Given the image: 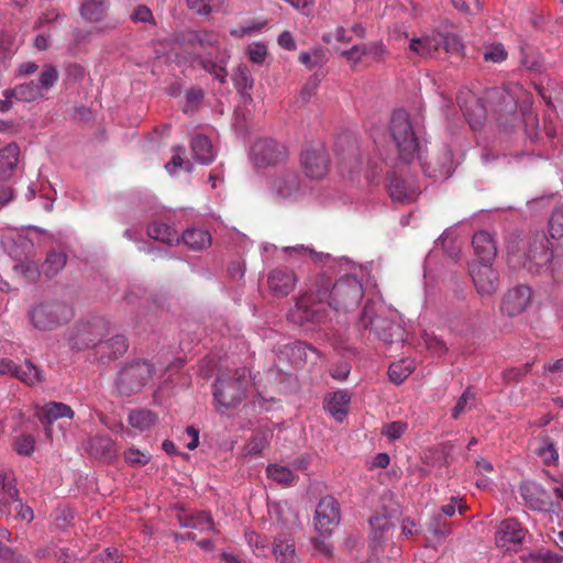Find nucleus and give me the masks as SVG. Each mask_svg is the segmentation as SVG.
I'll use <instances>...</instances> for the list:
<instances>
[{"label":"nucleus","instance_id":"nucleus-1","mask_svg":"<svg viewBox=\"0 0 563 563\" xmlns=\"http://www.w3.org/2000/svg\"><path fill=\"white\" fill-rule=\"evenodd\" d=\"M363 298V286L353 275H346L334 284L324 273H319L311 279L309 292L296 300L289 318L298 324L323 323L327 319L324 302L332 309L350 311L355 309Z\"/></svg>","mask_w":563,"mask_h":563},{"label":"nucleus","instance_id":"nucleus-2","mask_svg":"<svg viewBox=\"0 0 563 563\" xmlns=\"http://www.w3.org/2000/svg\"><path fill=\"white\" fill-rule=\"evenodd\" d=\"M508 262L512 267H523L531 274L542 272L551 275L563 268V253H555L552 242L543 232L533 235L522 254H509Z\"/></svg>","mask_w":563,"mask_h":563},{"label":"nucleus","instance_id":"nucleus-3","mask_svg":"<svg viewBox=\"0 0 563 563\" xmlns=\"http://www.w3.org/2000/svg\"><path fill=\"white\" fill-rule=\"evenodd\" d=\"M360 324L386 344L404 341L402 327L389 319L385 314L384 308L380 305L377 307L372 300L366 301L360 317Z\"/></svg>","mask_w":563,"mask_h":563},{"label":"nucleus","instance_id":"nucleus-4","mask_svg":"<svg viewBox=\"0 0 563 563\" xmlns=\"http://www.w3.org/2000/svg\"><path fill=\"white\" fill-rule=\"evenodd\" d=\"M389 131L399 157L407 163L413 161L420 151V139L405 110L398 109L393 112Z\"/></svg>","mask_w":563,"mask_h":563},{"label":"nucleus","instance_id":"nucleus-5","mask_svg":"<svg viewBox=\"0 0 563 563\" xmlns=\"http://www.w3.org/2000/svg\"><path fill=\"white\" fill-rule=\"evenodd\" d=\"M27 318L34 329L38 331H53L74 318V310L59 300H45L27 311Z\"/></svg>","mask_w":563,"mask_h":563},{"label":"nucleus","instance_id":"nucleus-6","mask_svg":"<svg viewBox=\"0 0 563 563\" xmlns=\"http://www.w3.org/2000/svg\"><path fill=\"white\" fill-rule=\"evenodd\" d=\"M154 373L155 367L146 360L128 362L117 373L115 387L120 395L129 397L141 391Z\"/></svg>","mask_w":563,"mask_h":563},{"label":"nucleus","instance_id":"nucleus-7","mask_svg":"<svg viewBox=\"0 0 563 563\" xmlns=\"http://www.w3.org/2000/svg\"><path fill=\"white\" fill-rule=\"evenodd\" d=\"M245 389L244 369L236 371L234 377L217 379L213 386L217 410L224 413L225 410L238 406L245 396Z\"/></svg>","mask_w":563,"mask_h":563},{"label":"nucleus","instance_id":"nucleus-8","mask_svg":"<svg viewBox=\"0 0 563 563\" xmlns=\"http://www.w3.org/2000/svg\"><path fill=\"white\" fill-rule=\"evenodd\" d=\"M109 334V322L102 317L79 322L73 329L69 341L71 347L84 350L96 349L100 341Z\"/></svg>","mask_w":563,"mask_h":563},{"label":"nucleus","instance_id":"nucleus-9","mask_svg":"<svg viewBox=\"0 0 563 563\" xmlns=\"http://www.w3.org/2000/svg\"><path fill=\"white\" fill-rule=\"evenodd\" d=\"M288 156L287 147L272 139L257 140L251 147V159L256 167L284 164Z\"/></svg>","mask_w":563,"mask_h":563},{"label":"nucleus","instance_id":"nucleus-10","mask_svg":"<svg viewBox=\"0 0 563 563\" xmlns=\"http://www.w3.org/2000/svg\"><path fill=\"white\" fill-rule=\"evenodd\" d=\"M519 493L525 505L533 511L555 512L559 509V505L553 500L551 493L537 482H522L519 486Z\"/></svg>","mask_w":563,"mask_h":563},{"label":"nucleus","instance_id":"nucleus-11","mask_svg":"<svg viewBox=\"0 0 563 563\" xmlns=\"http://www.w3.org/2000/svg\"><path fill=\"white\" fill-rule=\"evenodd\" d=\"M272 192L276 200L296 202L306 194V186L296 172H285L272 183Z\"/></svg>","mask_w":563,"mask_h":563},{"label":"nucleus","instance_id":"nucleus-12","mask_svg":"<svg viewBox=\"0 0 563 563\" xmlns=\"http://www.w3.org/2000/svg\"><path fill=\"white\" fill-rule=\"evenodd\" d=\"M314 529L321 534H331L341 520V509L338 500L332 496L322 497L316 508Z\"/></svg>","mask_w":563,"mask_h":563},{"label":"nucleus","instance_id":"nucleus-13","mask_svg":"<svg viewBox=\"0 0 563 563\" xmlns=\"http://www.w3.org/2000/svg\"><path fill=\"white\" fill-rule=\"evenodd\" d=\"M518 87H492L484 93V101L489 111L499 115L515 114L517 110Z\"/></svg>","mask_w":563,"mask_h":563},{"label":"nucleus","instance_id":"nucleus-14","mask_svg":"<svg viewBox=\"0 0 563 563\" xmlns=\"http://www.w3.org/2000/svg\"><path fill=\"white\" fill-rule=\"evenodd\" d=\"M527 530L515 518L503 520L496 528L495 544L504 551L516 550L522 543Z\"/></svg>","mask_w":563,"mask_h":563},{"label":"nucleus","instance_id":"nucleus-15","mask_svg":"<svg viewBox=\"0 0 563 563\" xmlns=\"http://www.w3.org/2000/svg\"><path fill=\"white\" fill-rule=\"evenodd\" d=\"M470 275L481 296H492L499 286V275L492 263H471Z\"/></svg>","mask_w":563,"mask_h":563},{"label":"nucleus","instance_id":"nucleus-16","mask_svg":"<svg viewBox=\"0 0 563 563\" xmlns=\"http://www.w3.org/2000/svg\"><path fill=\"white\" fill-rule=\"evenodd\" d=\"M301 164L308 177L321 179L329 169V155L322 145L308 147L301 153Z\"/></svg>","mask_w":563,"mask_h":563},{"label":"nucleus","instance_id":"nucleus-17","mask_svg":"<svg viewBox=\"0 0 563 563\" xmlns=\"http://www.w3.org/2000/svg\"><path fill=\"white\" fill-rule=\"evenodd\" d=\"M267 283L274 296L285 297L294 290L297 284V276L292 269L280 266L269 272Z\"/></svg>","mask_w":563,"mask_h":563},{"label":"nucleus","instance_id":"nucleus-18","mask_svg":"<svg viewBox=\"0 0 563 563\" xmlns=\"http://www.w3.org/2000/svg\"><path fill=\"white\" fill-rule=\"evenodd\" d=\"M531 288L527 285H517L508 290L501 303V310L510 316L520 314L530 303Z\"/></svg>","mask_w":563,"mask_h":563},{"label":"nucleus","instance_id":"nucleus-19","mask_svg":"<svg viewBox=\"0 0 563 563\" xmlns=\"http://www.w3.org/2000/svg\"><path fill=\"white\" fill-rule=\"evenodd\" d=\"M128 340L122 334H115L109 339H102L95 349L99 362L107 364L122 356L128 350Z\"/></svg>","mask_w":563,"mask_h":563},{"label":"nucleus","instance_id":"nucleus-20","mask_svg":"<svg viewBox=\"0 0 563 563\" xmlns=\"http://www.w3.org/2000/svg\"><path fill=\"white\" fill-rule=\"evenodd\" d=\"M472 245L478 258L477 263H493L497 255V245L493 234L486 230L476 232L473 235Z\"/></svg>","mask_w":563,"mask_h":563},{"label":"nucleus","instance_id":"nucleus-21","mask_svg":"<svg viewBox=\"0 0 563 563\" xmlns=\"http://www.w3.org/2000/svg\"><path fill=\"white\" fill-rule=\"evenodd\" d=\"M87 451L89 455L104 463H110L118 454L114 441L106 435L89 439Z\"/></svg>","mask_w":563,"mask_h":563},{"label":"nucleus","instance_id":"nucleus-22","mask_svg":"<svg viewBox=\"0 0 563 563\" xmlns=\"http://www.w3.org/2000/svg\"><path fill=\"white\" fill-rule=\"evenodd\" d=\"M461 109L473 130L481 128L485 120L487 112L489 111L487 104L483 98L471 96L470 100L464 104H460Z\"/></svg>","mask_w":563,"mask_h":563},{"label":"nucleus","instance_id":"nucleus-23","mask_svg":"<svg viewBox=\"0 0 563 563\" xmlns=\"http://www.w3.org/2000/svg\"><path fill=\"white\" fill-rule=\"evenodd\" d=\"M308 352L313 353L318 358L322 357L321 351L303 341L286 344L280 351L295 366H300L308 361Z\"/></svg>","mask_w":563,"mask_h":563},{"label":"nucleus","instance_id":"nucleus-24","mask_svg":"<svg viewBox=\"0 0 563 563\" xmlns=\"http://www.w3.org/2000/svg\"><path fill=\"white\" fill-rule=\"evenodd\" d=\"M388 191L394 201L410 202L416 199L418 189L412 183L393 176L389 180Z\"/></svg>","mask_w":563,"mask_h":563},{"label":"nucleus","instance_id":"nucleus-25","mask_svg":"<svg viewBox=\"0 0 563 563\" xmlns=\"http://www.w3.org/2000/svg\"><path fill=\"white\" fill-rule=\"evenodd\" d=\"M20 147L16 143H10L0 150V180H8L12 177L18 166Z\"/></svg>","mask_w":563,"mask_h":563},{"label":"nucleus","instance_id":"nucleus-26","mask_svg":"<svg viewBox=\"0 0 563 563\" xmlns=\"http://www.w3.org/2000/svg\"><path fill=\"white\" fill-rule=\"evenodd\" d=\"M409 51L422 58L434 57L439 53L435 32L420 37H412L409 42Z\"/></svg>","mask_w":563,"mask_h":563},{"label":"nucleus","instance_id":"nucleus-27","mask_svg":"<svg viewBox=\"0 0 563 563\" xmlns=\"http://www.w3.org/2000/svg\"><path fill=\"white\" fill-rule=\"evenodd\" d=\"M109 8V0H81L80 15L88 22H100L107 16Z\"/></svg>","mask_w":563,"mask_h":563},{"label":"nucleus","instance_id":"nucleus-28","mask_svg":"<svg viewBox=\"0 0 563 563\" xmlns=\"http://www.w3.org/2000/svg\"><path fill=\"white\" fill-rule=\"evenodd\" d=\"M178 521L181 527L196 529L200 532L214 530V523L211 515L207 511H198L191 515H179Z\"/></svg>","mask_w":563,"mask_h":563},{"label":"nucleus","instance_id":"nucleus-29","mask_svg":"<svg viewBox=\"0 0 563 563\" xmlns=\"http://www.w3.org/2000/svg\"><path fill=\"white\" fill-rule=\"evenodd\" d=\"M2 95L4 98H14L21 102H32L43 97L34 80L18 85L12 89H5Z\"/></svg>","mask_w":563,"mask_h":563},{"label":"nucleus","instance_id":"nucleus-30","mask_svg":"<svg viewBox=\"0 0 563 563\" xmlns=\"http://www.w3.org/2000/svg\"><path fill=\"white\" fill-rule=\"evenodd\" d=\"M192 157L200 164H210L214 159V150L209 137L198 134L192 137Z\"/></svg>","mask_w":563,"mask_h":563},{"label":"nucleus","instance_id":"nucleus-31","mask_svg":"<svg viewBox=\"0 0 563 563\" xmlns=\"http://www.w3.org/2000/svg\"><path fill=\"white\" fill-rule=\"evenodd\" d=\"M181 241L192 251H202L211 245L212 239L207 230L191 228L183 233Z\"/></svg>","mask_w":563,"mask_h":563},{"label":"nucleus","instance_id":"nucleus-32","mask_svg":"<svg viewBox=\"0 0 563 563\" xmlns=\"http://www.w3.org/2000/svg\"><path fill=\"white\" fill-rule=\"evenodd\" d=\"M38 417L42 423L51 424L59 418H73L74 410L64 402L51 401L41 409Z\"/></svg>","mask_w":563,"mask_h":563},{"label":"nucleus","instance_id":"nucleus-33","mask_svg":"<svg viewBox=\"0 0 563 563\" xmlns=\"http://www.w3.org/2000/svg\"><path fill=\"white\" fill-rule=\"evenodd\" d=\"M351 396L346 390H339L331 395L327 401L328 411L335 420L342 421L347 413Z\"/></svg>","mask_w":563,"mask_h":563},{"label":"nucleus","instance_id":"nucleus-34","mask_svg":"<svg viewBox=\"0 0 563 563\" xmlns=\"http://www.w3.org/2000/svg\"><path fill=\"white\" fill-rule=\"evenodd\" d=\"M273 553L279 563H297L295 544L288 537H277L275 539Z\"/></svg>","mask_w":563,"mask_h":563},{"label":"nucleus","instance_id":"nucleus-35","mask_svg":"<svg viewBox=\"0 0 563 563\" xmlns=\"http://www.w3.org/2000/svg\"><path fill=\"white\" fill-rule=\"evenodd\" d=\"M129 424L140 432L148 431L157 422V416L147 409H134L129 413Z\"/></svg>","mask_w":563,"mask_h":563},{"label":"nucleus","instance_id":"nucleus-36","mask_svg":"<svg viewBox=\"0 0 563 563\" xmlns=\"http://www.w3.org/2000/svg\"><path fill=\"white\" fill-rule=\"evenodd\" d=\"M147 235L153 240L161 241L168 245L179 243L180 241L176 230L166 223L154 222L150 224L147 228Z\"/></svg>","mask_w":563,"mask_h":563},{"label":"nucleus","instance_id":"nucleus-37","mask_svg":"<svg viewBox=\"0 0 563 563\" xmlns=\"http://www.w3.org/2000/svg\"><path fill=\"white\" fill-rule=\"evenodd\" d=\"M185 41L189 45H198L206 49L214 47L219 42V36L216 32L208 30L188 31L185 35Z\"/></svg>","mask_w":563,"mask_h":563},{"label":"nucleus","instance_id":"nucleus-38","mask_svg":"<svg viewBox=\"0 0 563 563\" xmlns=\"http://www.w3.org/2000/svg\"><path fill=\"white\" fill-rule=\"evenodd\" d=\"M66 262L67 255L65 252L52 250L46 255L42 271L47 277L52 278L65 267Z\"/></svg>","mask_w":563,"mask_h":563},{"label":"nucleus","instance_id":"nucleus-39","mask_svg":"<svg viewBox=\"0 0 563 563\" xmlns=\"http://www.w3.org/2000/svg\"><path fill=\"white\" fill-rule=\"evenodd\" d=\"M534 452L547 465L554 464L559 459L554 443L548 435L539 437Z\"/></svg>","mask_w":563,"mask_h":563},{"label":"nucleus","instance_id":"nucleus-40","mask_svg":"<svg viewBox=\"0 0 563 563\" xmlns=\"http://www.w3.org/2000/svg\"><path fill=\"white\" fill-rule=\"evenodd\" d=\"M266 473L269 478L284 486H292L297 482V476L287 466L271 464L267 466Z\"/></svg>","mask_w":563,"mask_h":563},{"label":"nucleus","instance_id":"nucleus-41","mask_svg":"<svg viewBox=\"0 0 563 563\" xmlns=\"http://www.w3.org/2000/svg\"><path fill=\"white\" fill-rule=\"evenodd\" d=\"M33 252V243L25 236H19L9 249V255L15 263L23 261Z\"/></svg>","mask_w":563,"mask_h":563},{"label":"nucleus","instance_id":"nucleus-42","mask_svg":"<svg viewBox=\"0 0 563 563\" xmlns=\"http://www.w3.org/2000/svg\"><path fill=\"white\" fill-rule=\"evenodd\" d=\"M19 369L21 372L18 373L16 377L29 385L41 383L44 379L43 372L29 360H26L23 365H20Z\"/></svg>","mask_w":563,"mask_h":563},{"label":"nucleus","instance_id":"nucleus-43","mask_svg":"<svg viewBox=\"0 0 563 563\" xmlns=\"http://www.w3.org/2000/svg\"><path fill=\"white\" fill-rule=\"evenodd\" d=\"M438 48L443 49L446 53H457L463 48L461 38L453 33H440L435 32Z\"/></svg>","mask_w":563,"mask_h":563},{"label":"nucleus","instance_id":"nucleus-44","mask_svg":"<svg viewBox=\"0 0 563 563\" xmlns=\"http://www.w3.org/2000/svg\"><path fill=\"white\" fill-rule=\"evenodd\" d=\"M233 82L235 88L244 95L253 88L254 80L252 78L249 67L244 64L238 66L233 75Z\"/></svg>","mask_w":563,"mask_h":563},{"label":"nucleus","instance_id":"nucleus-45","mask_svg":"<svg viewBox=\"0 0 563 563\" xmlns=\"http://www.w3.org/2000/svg\"><path fill=\"white\" fill-rule=\"evenodd\" d=\"M13 271L25 277L27 282H36L40 276V271L35 262L32 260V254L23 261L15 263L13 265Z\"/></svg>","mask_w":563,"mask_h":563},{"label":"nucleus","instance_id":"nucleus-46","mask_svg":"<svg viewBox=\"0 0 563 563\" xmlns=\"http://www.w3.org/2000/svg\"><path fill=\"white\" fill-rule=\"evenodd\" d=\"M57 79H58L57 69L54 66L46 64L43 66L41 73H40L38 79L35 82H36V86L38 87L40 91L44 95L45 91H47L55 85Z\"/></svg>","mask_w":563,"mask_h":563},{"label":"nucleus","instance_id":"nucleus-47","mask_svg":"<svg viewBox=\"0 0 563 563\" xmlns=\"http://www.w3.org/2000/svg\"><path fill=\"white\" fill-rule=\"evenodd\" d=\"M411 364L402 360L390 364L388 368V376L393 383L399 385L411 374Z\"/></svg>","mask_w":563,"mask_h":563},{"label":"nucleus","instance_id":"nucleus-48","mask_svg":"<svg viewBox=\"0 0 563 563\" xmlns=\"http://www.w3.org/2000/svg\"><path fill=\"white\" fill-rule=\"evenodd\" d=\"M0 494L9 497H19L20 493L16 487V478L12 471H0Z\"/></svg>","mask_w":563,"mask_h":563},{"label":"nucleus","instance_id":"nucleus-49","mask_svg":"<svg viewBox=\"0 0 563 563\" xmlns=\"http://www.w3.org/2000/svg\"><path fill=\"white\" fill-rule=\"evenodd\" d=\"M428 530L439 540H443L451 532L449 522L446 521V519H444L442 517L441 514L434 515L430 519V522L428 525Z\"/></svg>","mask_w":563,"mask_h":563},{"label":"nucleus","instance_id":"nucleus-50","mask_svg":"<svg viewBox=\"0 0 563 563\" xmlns=\"http://www.w3.org/2000/svg\"><path fill=\"white\" fill-rule=\"evenodd\" d=\"M507 56V51L501 43H493L483 48V57L486 62L501 63Z\"/></svg>","mask_w":563,"mask_h":563},{"label":"nucleus","instance_id":"nucleus-51","mask_svg":"<svg viewBox=\"0 0 563 563\" xmlns=\"http://www.w3.org/2000/svg\"><path fill=\"white\" fill-rule=\"evenodd\" d=\"M199 64L206 71H208L210 75H212L220 82H225L228 73L223 65L217 64L211 58H206V57H201L199 59Z\"/></svg>","mask_w":563,"mask_h":563},{"label":"nucleus","instance_id":"nucleus-52","mask_svg":"<svg viewBox=\"0 0 563 563\" xmlns=\"http://www.w3.org/2000/svg\"><path fill=\"white\" fill-rule=\"evenodd\" d=\"M365 57L374 62H383L388 54L386 46L382 42H371L363 44Z\"/></svg>","mask_w":563,"mask_h":563},{"label":"nucleus","instance_id":"nucleus-53","mask_svg":"<svg viewBox=\"0 0 563 563\" xmlns=\"http://www.w3.org/2000/svg\"><path fill=\"white\" fill-rule=\"evenodd\" d=\"M549 227L550 234L553 239L563 236V205L553 210Z\"/></svg>","mask_w":563,"mask_h":563},{"label":"nucleus","instance_id":"nucleus-54","mask_svg":"<svg viewBox=\"0 0 563 563\" xmlns=\"http://www.w3.org/2000/svg\"><path fill=\"white\" fill-rule=\"evenodd\" d=\"M124 459L130 466L141 467L150 462L151 455L135 448H130L124 452Z\"/></svg>","mask_w":563,"mask_h":563},{"label":"nucleus","instance_id":"nucleus-55","mask_svg":"<svg viewBox=\"0 0 563 563\" xmlns=\"http://www.w3.org/2000/svg\"><path fill=\"white\" fill-rule=\"evenodd\" d=\"M35 446V440L31 434H21L14 440V450L19 455L30 456Z\"/></svg>","mask_w":563,"mask_h":563},{"label":"nucleus","instance_id":"nucleus-56","mask_svg":"<svg viewBox=\"0 0 563 563\" xmlns=\"http://www.w3.org/2000/svg\"><path fill=\"white\" fill-rule=\"evenodd\" d=\"M319 84L320 78L318 75H312L300 90L298 101H300L302 104L308 102L310 98L317 92Z\"/></svg>","mask_w":563,"mask_h":563},{"label":"nucleus","instance_id":"nucleus-57","mask_svg":"<svg viewBox=\"0 0 563 563\" xmlns=\"http://www.w3.org/2000/svg\"><path fill=\"white\" fill-rule=\"evenodd\" d=\"M408 424L404 421H394L384 426L382 434L387 437L390 441L398 440L407 430Z\"/></svg>","mask_w":563,"mask_h":563},{"label":"nucleus","instance_id":"nucleus-58","mask_svg":"<svg viewBox=\"0 0 563 563\" xmlns=\"http://www.w3.org/2000/svg\"><path fill=\"white\" fill-rule=\"evenodd\" d=\"M331 534H321L311 539L313 549L327 556H331L333 552V544L329 541Z\"/></svg>","mask_w":563,"mask_h":563},{"label":"nucleus","instance_id":"nucleus-59","mask_svg":"<svg viewBox=\"0 0 563 563\" xmlns=\"http://www.w3.org/2000/svg\"><path fill=\"white\" fill-rule=\"evenodd\" d=\"M437 245H441V247L446 252V254L453 258L457 260L460 255V246L455 244V242L449 236L448 232H444L438 240Z\"/></svg>","mask_w":563,"mask_h":563},{"label":"nucleus","instance_id":"nucleus-60","mask_svg":"<svg viewBox=\"0 0 563 563\" xmlns=\"http://www.w3.org/2000/svg\"><path fill=\"white\" fill-rule=\"evenodd\" d=\"M131 20L135 23H151L155 24L153 13L148 7L145 4H140L135 7L133 12L131 13Z\"/></svg>","mask_w":563,"mask_h":563},{"label":"nucleus","instance_id":"nucleus-61","mask_svg":"<svg viewBox=\"0 0 563 563\" xmlns=\"http://www.w3.org/2000/svg\"><path fill=\"white\" fill-rule=\"evenodd\" d=\"M267 55V48L263 43H253L247 47V56L254 64H263Z\"/></svg>","mask_w":563,"mask_h":563},{"label":"nucleus","instance_id":"nucleus-62","mask_svg":"<svg viewBox=\"0 0 563 563\" xmlns=\"http://www.w3.org/2000/svg\"><path fill=\"white\" fill-rule=\"evenodd\" d=\"M351 364L347 361H339L330 368V375L332 378L343 382L351 373Z\"/></svg>","mask_w":563,"mask_h":563},{"label":"nucleus","instance_id":"nucleus-63","mask_svg":"<svg viewBox=\"0 0 563 563\" xmlns=\"http://www.w3.org/2000/svg\"><path fill=\"white\" fill-rule=\"evenodd\" d=\"M173 157L166 163L165 168L169 174H174L177 167H181L184 165L183 154L185 153V148L180 145H175L172 148Z\"/></svg>","mask_w":563,"mask_h":563},{"label":"nucleus","instance_id":"nucleus-64","mask_svg":"<svg viewBox=\"0 0 563 563\" xmlns=\"http://www.w3.org/2000/svg\"><path fill=\"white\" fill-rule=\"evenodd\" d=\"M91 563H121V561L118 556V550H111L108 548L103 552L96 555Z\"/></svg>","mask_w":563,"mask_h":563}]
</instances>
